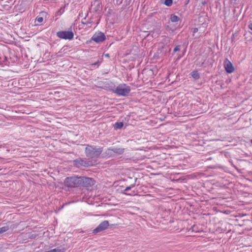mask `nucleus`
Segmentation results:
<instances>
[{"label": "nucleus", "mask_w": 252, "mask_h": 252, "mask_svg": "<svg viewBox=\"0 0 252 252\" xmlns=\"http://www.w3.org/2000/svg\"><path fill=\"white\" fill-rule=\"evenodd\" d=\"M94 183L93 178L81 176L66 177L64 181V185L67 188H87L94 185Z\"/></svg>", "instance_id": "f257e3e1"}, {"label": "nucleus", "mask_w": 252, "mask_h": 252, "mask_svg": "<svg viewBox=\"0 0 252 252\" xmlns=\"http://www.w3.org/2000/svg\"><path fill=\"white\" fill-rule=\"evenodd\" d=\"M103 151V148L87 145L85 148V154L89 158H98Z\"/></svg>", "instance_id": "f03ea898"}, {"label": "nucleus", "mask_w": 252, "mask_h": 252, "mask_svg": "<svg viewBox=\"0 0 252 252\" xmlns=\"http://www.w3.org/2000/svg\"><path fill=\"white\" fill-rule=\"evenodd\" d=\"M130 87L125 84H121L118 85L114 93L118 95L127 96L130 92Z\"/></svg>", "instance_id": "7ed1b4c3"}, {"label": "nucleus", "mask_w": 252, "mask_h": 252, "mask_svg": "<svg viewBox=\"0 0 252 252\" xmlns=\"http://www.w3.org/2000/svg\"><path fill=\"white\" fill-rule=\"evenodd\" d=\"M73 164L74 166L77 168L83 167H88L92 166V162L87 160L86 158H78L73 161Z\"/></svg>", "instance_id": "20e7f679"}, {"label": "nucleus", "mask_w": 252, "mask_h": 252, "mask_svg": "<svg viewBox=\"0 0 252 252\" xmlns=\"http://www.w3.org/2000/svg\"><path fill=\"white\" fill-rule=\"evenodd\" d=\"M57 36L61 39L71 40L73 38L74 33L72 31H62L58 32L56 33Z\"/></svg>", "instance_id": "39448f33"}, {"label": "nucleus", "mask_w": 252, "mask_h": 252, "mask_svg": "<svg viewBox=\"0 0 252 252\" xmlns=\"http://www.w3.org/2000/svg\"><path fill=\"white\" fill-rule=\"evenodd\" d=\"M106 39V36L104 33L98 32H95L92 37L91 40L97 43H102Z\"/></svg>", "instance_id": "423d86ee"}, {"label": "nucleus", "mask_w": 252, "mask_h": 252, "mask_svg": "<svg viewBox=\"0 0 252 252\" xmlns=\"http://www.w3.org/2000/svg\"><path fill=\"white\" fill-rule=\"evenodd\" d=\"M109 226V222L107 220H104L101 222L93 230L94 233H97L105 230Z\"/></svg>", "instance_id": "0eeeda50"}, {"label": "nucleus", "mask_w": 252, "mask_h": 252, "mask_svg": "<svg viewBox=\"0 0 252 252\" xmlns=\"http://www.w3.org/2000/svg\"><path fill=\"white\" fill-rule=\"evenodd\" d=\"M223 65L227 73H231L234 71L235 69L232 63L227 59L224 60Z\"/></svg>", "instance_id": "6e6552de"}, {"label": "nucleus", "mask_w": 252, "mask_h": 252, "mask_svg": "<svg viewBox=\"0 0 252 252\" xmlns=\"http://www.w3.org/2000/svg\"><path fill=\"white\" fill-rule=\"evenodd\" d=\"M125 150V149L124 148H110L108 149V151H112L113 153H114L118 155L123 154L124 153Z\"/></svg>", "instance_id": "1a4fd4ad"}, {"label": "nucleus", "mask_w": 252, "mask_h": 252, "mask_svg": "<svg viewBox=\"0 0 252 252\" xmlns=\"http://www.w3.org/2000/svg\"><path fill=\"white\" fill-rule=\"evenodd\" d=\"M190 75L195 80H198L200 78V75L197 70L192 71L190 73Z\"/></svg>", "instance_id": "9d476101"}, {"label": "nucleus", "mask_w": 252, "mask_h": 252, "mask_svg": "<svg viewBox=\"0 0 252 252\" xmlns=\"http://www.w3.org/2000/svg\"><path fill=\"white\" fill-rule=\"evenodd\" d=\"M123 126H124V123L123 122H117L114 124V127L115 129H118L122 128L123 127Z\"/></svg>", "instance_id": "9b49d317"}, {"label": "nucleus", "mask_w": 252, "mask_h": 252, "mask_svg": "<svg viewBox=\"0 0 252 252\" xmlns=\"http://www.w3.org/2000/svg\"><path fill=\"white\" fill-rule=\"evenodd\" d=\"M170 20L172 22L175 23L180 20V18L174 14H171L170 15Z\"/></svg>", "instance_id": "f8f14e48"}, {"label": "nucleus", "mask_w": 252, "mask_h": 252, "mask_svg": "<svg viewBox=\"0 0 252 252\" xmlns=\"http://www.w3.org/2000/svg\"><path fill=\"white\" fill-rule=\"evenodd\" d=\"M9 229L8 226L6 225L0 228V234L7 231Z\"/></svg>", "instance_id": "ddd939ff"}, {"label": "nucleus", "mask_w": 252, "mask_h": 252, "mask_svg": "<svg viewBox=\"0 0 252 252\" xmlns=\"http://www.w3.org/2000/svg\"><path fill=\"white\" fill-rule=\"evenodd\" d=\"M137 180V178H135V183L133 184H131L128 187H127L124 190L125 191H128L130 189H131V188H133L135 187V183L136 182Z\"/></svg>", "instance_id": "4468645a"}, {"label": "nucleus", "mask_w": 252, "mask_h": 252, "mask_svg": "<svg viewBox=\"0 0 252 252\" xmlns=\"http://www.w3.org/2000/svg\"><path fill=\"white\" fill-rule=\"evenodd\" d=\"M52 252H64L65 249L64 248H57L51 250Z\"/></svg>", "instance_id": "2eb2a0df"}, {"label": "nucleus", "mask_w": 252, "mask_h": 252, "mask_svg": "<svg viewBox=\"0 0 252 252\" xmlns=\"http://www.w3.org/2000/svg\"><path fill=\"white\" fill-rule=\"evenodd\" d=\"M173 0H165L164 2V4L167 6H171Z\"/></svg>", "instance_id": "dca6fc26"}, {"label": "nucleus", "mask_w": 252, "mask_h": 252, "mask_svg": "<svg viewBox=\"0 0 252 252\" xmlns=\"http://www.w3.org/2000/svg\"><path fill=\"white\" fill-rule=\"evenodd\" d=\"M43 20L42 16H38L36 18V21L38 23H41L43 21Z\"/></svg>", "instance_id": "f3484780"}, {"label": "nucleus", "mask_w": 252, "mask_h": 252, "mask_svg": "<svg viewBox=\"0 0 252 252\" xmlns=\"http://www.w3.org/2000/svg\"><path fill=\"white\" fill-rule=\"evenodd\" d=\"M99 64H100L99 62V61H97L95 62V63L91 64V65L92 66H94L96 65L97 67H98L99 66Z\"/></svg>", "instance_id": "a211bd4d"}, {"label": "nucleus", "mask_w": 252, "mask_h": 252, "mask_svg": "<svg viewBox=\"0 0 252 252\" xmlns=\"http://www.w3.org/2000/svg\"><path fill=\"white\" fill-rule=\"evenodd\" d=\"M197 228V226L196 225H194L191 227L190 229H191L192 231L197 232L198 231Z\"/></svg>", "instance_id": "6ab92c4d"}, {"label": "nucleus", "mask_w": 252, "mask_h": 252, "mask_svg": "<svg viewBox=\"0 0 252 252\" xmlns=\"http://www.w3.org/2000/svg\"><path fill=\"white\" fill-rule=\"evenodd\" d=\"M180 50V45H177L174 49V52H176Z\"/></svg>", "instance_id": "aec40b11"}, {"label": "nucleus", "mask_w": 252, "mask_h": 252, "mask_svg": "<svg viewBox=\"0 0 252 252\" xmlns=\"http://www.w3.org/2000/svg\"><path fill=\"white\" fill-rule=\"evenodd\" d=\"M198 29L197 28H194L192 29V32L193 33H195L197 32H198Z\"/></svg>", "instance_id": "412c9836"}, {"label": "nucleus", "mask_w": 252, "mask_h": 252, "mask_svg": "<svg viewBox=\"0 0 252 252\" xmlns=\"http://www.w3.org/2000/svg\"><path fill=\"white\" fill-rule=\"evenodd\" d=\"M46 14V13L45 12H44V11H42L40 13V15H41V16H44V15H45Z\"/></svg>", "instance_id": "4be33fe9"}, {"label": "nucleus", "mask_w": 252, "mask_h": 252, "mask_svg": "<svg viewBox=\"0 0 252 252\" xmlns=\"http://www.w3.org/2000/svg\"><path fill=\"white\" fill-rule=\"evenodd\" d=\"M61 10H62V9H60L59 10H58V12H57V14L61 15L62 14Z\"/></svg>", "instance_id": "5701e85b"}, {"label": "nucleus", "mask_w": 252, "mask_h": 252, "mask_svg": "<svg viewBox=\"0 0 252 252\" xmlns=\"http://www.w3.org/2000/svg\"><path fill=\"white\" fill-rule=\"evenodd\" d=\"M248 27H249V28L250 29H251V30H252V23L250 24L249 25Z\"/></svg>", "instance_id": "b1692460"}, {"label": "nucleus", "mask_w": 252, "mask_h": 252, "mask_svg": "<svg viewBox=\"0 0 252 252\" xmlns=\"http://www.w3.org/2000/svg\"><path fill=\"white\" fill-rule=\"evenodd\" d=\"M105 57L107 58H109V54H106L104 55Z\"/></svg>", "instance_id": "393cba45"}, {"label": "nucleus", "mask_w": 252, "mask_h": 252, "mask_svg": "<svg viewBox=\"0 0 252 252\" xmlns=\"http://www.w3.org/2000/svg\"><path fill=\"white\" fill-rule=\"evenodd\" d=\"M251 143L252 144V139L251 140Z\"/></svg>", "instance_id": "a878e982"}]
</instances>
